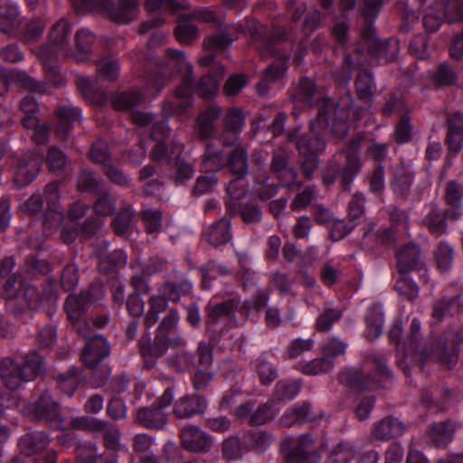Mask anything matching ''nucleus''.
I'll list each match as a JSON object with an SVG mask.
<instances>
[{
    "label": "nucleus",
    "mask_w": 463,
    "mask_h": 463,
    "mask_svg": "<svg viewBox=\"0 0 463 463\" xmlns=\"http://www.w3.org/2000/svg\"><path fill=\"white\" fill-rule=\"evenodd\" d=\"M270 169L280 185L290 187L295 184L297 172L288 166V156L285 153L273 154Z\"/></svg>",
    "instance_id": "14"
},
{
    "label": "nucleus",
    "mask_w": 463,
    "mask_h": 463,
    "mask_svg": "<svg viewBox=\"0 0 463 463\" xmlns=\"http://www.w3.org/2000/svg\"><path fill=\"white\" fill-rule=\"evenodd\" d=\"M285 463H318L319 454L314 449L310 435L304 434L283 441Z\"/></svg>",
    "instance_id": "4"
},
{
    "label": "nucleus",
    "mask_w": 463,
    "mask_h": 463,
    "mask_svg": "<svg viewBox=\"0 0 463 463\" xmlns=\"http://www.w3.org/2000/svg\"><path fill=\"white\" fill-rule=\"evenodd\" d=\"M232 39L228 33L219 32L209 35L203 43L204 48L213 52H222L231 45Z\"/></svg>",
    "instance_id": "54"
},
{
    "label": "nucleus",
    "mask_w": 463,
    "mask_h": 463,
    "mask_svg": "<svg viewBox=\"0 0 463 463\" xmlns=\"http://www.w3.org/2000/svg\"><path fill=\"white\" fill-rule=\"evenodd\" d=\"M19 24L18 12L11 7L0 11V30L6 33H14Z\"/></svg>",
    "instance_id": "58"
},
{
    "label": "nucleus",
    "mask_w": 463,
    "mask_h": 463,
    "mask_svg": "<svg viewBox=\"0 0 463 463\" xmlns=\"http://www.w3.org/2000/svg\"><path fill=\"white\" fill-rule=\"evenodd\" d=\"M71 35L69 23L65 19H60L51 28L49 40L50 52L55 55L67 57L69 55L67 44Z\"/></svg>",
    "instance_id": "10"
},
{
    "label": "nucleus",
    "mask_w": 463,
    "mask_h": 463,
    "mask_svg": "<svg viewBox=\"0 0 463 463\" xmlns=\"http://www.w3.org/2000/svg\"><path fill=\"white\" fill-rule=\"evenodd\" d=\"M229 166L232 175L243 177L249 170L247 153L242 147H235L229 159Z\"/></svg>",
    "instance_id": "43"
},
{
    "label": "nucleus",
    "mask_w": 463,
    "mask_h": 463,
    "mask_svg": "<svg viewBox=\"0 0 463 463\" xmlns=\"http://www.w3.org/2000/svg\"><path fill=\"white\" fill-rule=\"evenodd\" d=\"M361 40L367 52L374 56H383L388 45L391 44L388 42H381L375 37L372 22L365 28L362 29Z\"/></svg>",
    "instance_id": "31"
},
{
    "label": "nucleus",
    "mask_w": 463,
    "mask_h": 463,
    "mask_svg": "<svg viewBox=\"0 0 463 463\" xmlns=\"http://www.w3.org/2000/svg\"><path fill=\"white\" fill-rule=\"evenodd\" d=\"M266 158L261 152H255L252 155V162L256 165V193L261 199H269L277 194V185L274 184H267L268 176L264 170V163Z\"/></svg>",
    "instance_id": "15"
},
{
    "label": "nucleus",
    "mask_w": 463,
    "mask_h": 463,
    "mask_svg": "<svg viewBox=\"0 0 463 463\" xmlns=\"http://www.w3.org/2000/svg\"><path fill=\"white\" fill-rule=\"evenodd\" d=\"M169 134L170 128L166 120H161L153 124L149 138L157 142L151 153V157L153 160L166 162L174 155V153H171L170 155L168 154L167 148L165 145V138L169 136ZM177 145V143L175 144L171 152L175 150V146ZM175 155H176V153H175Z\"/></svg>",
    "instance_id": "9"
},
{
    "label": "nucleus",
    "mask_w": 463,
    "mask_h": 463,
    "mask_svg": "<svg viewBox=\"0 0 463 463\" xmlns=\"http://www.w3.org/2000/svg\"><path fill=\"white\" fill-rule=\"evenodd\" d=\"M90 427L94 430H106L104 442L108 449L118 450L119 449V432L118 430L108 429V423L98 419L92 420L90 422Z\"/></svg>",
    "instance_id": "41"
},
{
    "label": "nucleus",
    "mask_w": 463,
    "mask_h": 463,
    "mask_svg": "<svg viewBox=\"0 0 463 463\" xmlns=\"http://www.w3.org/2000/svg\"><path fill=\"white\" fill-rule=\"evenodd\" d=\"M254 366L259 374L260 380L263 384H269L278 376L274 366L263 358L257 359Z\"/></svg>",
    "instance_id": "62"
},
{
    "label": "nucleus",
    "mask_w": 463,
    "mask_h": 463,
    "mask_svg": "<svg viewBox=\"0 0 463 463\" xmlns=\"http://www.w3.org/2000/svg\"><path fill=\"white\" fill-rule=\"evenodd\" d=\"M44 198L47 203L48 213L43 222V230L46 236L52 234L49 226L58 227L64 219V214L59 210V188L55 183L46 185L44 190Z\"/></svg>",
    "instance_id": "6"
},
{
    "label": "nucleus",
    "mask_w": 463,
    "mask_h": 463,
    "mask_svg": "<svg viewBox=\"0 0 463 463\" xmlns=\"http://www.w3.org/2000/svg\"><path fill=\"white\" fill-rule=\"evenodd\" d=\"M277 411L268 403L260 405L250 416V423L252 425H263L270 421Z\"/></svg>",
    "instance_id": "61"
},
{
    "label": "nucleus",
    "mask_w": 463,
    "mask_h": 463,
    "mask_svg": "<svg viewBox=\"0 0 463 463\" xmlns=\"http://www.w3.org/2000/svg\"><path fill=\"white\" fill-rule=\"evenodd\" d=\"M435 4L449 23L463 18V0L438 1Z\"/></svg>",
    "instance_id": "40"
},
{
    "label": "nucleus",
    "mask_w": 463,
    "mask_h": 463,
    "mask_svg": "<svg viewBox=\"0 0 463 463\" xmlns=\"http://www.w3.org/2000/svg\"><path fill=\"white\" fill-rule=\"evenodd\" d=\"M222 115V109L216 105H210L198 116L196 130L202 138H211L215 133V122Z\"/></svg>",
    "instance_id": "18"
},
{
    "label": "nucleus",
    "mask_w": 463,
    "mask_h": 463,
    "mask_svg": "<svg viewBox=\"0 0 463 463\" xmlns=\"http://www.w3.org/2000/svg\"><path fill=\"white\" fill-rule=\"evenodd\" d=\"M394 288L400 295L403 296L409 301H413L418 298V286L414 281L406 277H401L396 281Z\"/></svg>",
    "instance_id": "60"
},
{
    "label": "nucleus",
    "mask_w": 463,
    "mask_h": 463,
    "mask_svg": "<svg viewBox=\"0 0 463 463\" xmlns=\"http://www.w3.org/2000/svg\"><path fill=\"white\" fill-rule=\"evenodd\" d=\"M217 183L218 181L213 173L207 172L205 175H201L196 179L193 194L196 196H200L213 193L216 188Z\"/></svg>",
    "instance_id": "55"
},
{
    "label": "nucleus",
    "mask_w": 463,
    "mask_h": 463,
    "mask_svg": "<svg viewBox=\"0 0 463 463\" xmlns=\"http://www.w3.org/2000/svg\"><path fill=\"white\" fill-rule=\"evenodd\" d=\"M43 164V156L32 154L23 158L18 165L14 175L17 186H24L33 182L37 176Z\"/></svg>",
    "instance_id": "11"
},
{
    "label": "nucleus",
    "mask_w": 463,
    "mask_h": 463,
    "mask_svg": "<svg viewBox=\"0 0 463 463\" xmlns=\"http://www.w3.org/2000/svg\"><path fill=\"white\" fill-rule=\"evenodd\" d=\"M189 19L186 15H181L175 30L176 39L184 43H189L198 36L197 27Z\"/></svg>",
    "instance_id": "44"
},
{
    "label": "nucleus",
    "mask_w": 463,
    "mask_h": 463,
    "mask_svg": "<svg viewBox=\"0 0 463 463\" xmlns=\"http://www.w3.org/2000/svg\"><path fill=\"white\" fill-rule=\"evenodd\" d=\"M138 0H118L117 5L111 7L109 17L117 24H128L136 18L138 11Z\"/></svg>",
    "instance_id": "23"
},
{
    "label": "nucleus",
    "mask_w": 463,
    "mask_h": 463,
    "mask_svg": "<svg viewBox=\"0 0 463 463\" xmlns=\"http://www.w3.org/2000/svg\"><path fill=\"white\" fill-rule=\"evenodd\" d=\"M28 411L40 419L61 420L59 419V403L52 400L49 391L43 392L39 399L28 409Z\"/></svg>",
    "instance_id": "19"
},
{
    "label": "nucleus",
    "mask_w": 463,
    "mask_h": 463,
    "mask_svg": "<svg viewBox=\"0 0 463 463\" xmlns=\"http://www.w3.org/2000/svg\"><path fill=\"white\" fill-rule=\"evenodd\" d=\"M137 420L148 429H161L167 421V414L159 407L140 408L137 412Z\"/></svg>",
    "instance_id": "25"
},
{
    "label": "nucleus",
    "mask_w": 463,
    "mask_h": 463,
    "mask_svg": "<svg viewBox=\"0 0 463 463\" xmlns=\"http://www.w3.org/2000/svg\"><path fill=\"white\" fill-rule=\"evenodd\" d=\"M81 118V110L76 107L64 106L58 110V126L56 134L64 139L71 131L72 125Z\"/></svg>",
    "instance_id": "28"
},
{
    "label": "nucleus",
    "mask_w": 463,
    "mask_h": 463,
    "mask_svg": "<svg viewBox=\"0 0 463 463\" xmlns=\"http://www.w3.org/2000/svg\"><path fill=\"white\" fill-rule=\"evenodd\" d=\"M287 66L284 61H278L269 66L264 72L262 80L257 84L260 95H266L269 90V83L279 79L286 72Z\"/></svg>",
    "instance_id": "35"
},
{
    "label": "nucleus",
    "mask_w": 463,
    "mask_h": 463,
    "mask_svg": "<svg viewBox=\"0 0 463 463\" xmlns=\"http://www.w3.org/2000/svg\"><path fill=\"white\" fill-rule=\"evenodd\" d=\"M135 225V216L131 206L120 212L113 221L114 231L118 235H125Z\"/></svg>",
    "instance_id": "49"
},
{
    "label": "nucleus",
    "mask_w": 463,
    "mask_h": 463,
    "mask_svg": "<svg viewBox=\"0 0 463 463\" xmlns=\"http://www.w3.org/2000/svg\"><path fill=\"white\" fill-rule=\"evenodd\" d=\"M316 94L314 81L310 79L305 78L300 80L298 87L292 94V99L297 104L303 105L304 107H311L313 105V99Z\"/></svg>",
    "instance_id": "36"
},
{
    "label": "nucleus",
    "mask_w": 463,
    "mask_h": 463,
    "mask_svg": "<svg viewBox=\"0 0 463 463\" xmlns=\"http://www.w3.org/2000/svg\"><path fill=\"white\" fill-rule=\"evenodd\" d=\"M142 101L143 97L137 90L118 93L112 98V103L118 109H130L139 105Z\"/></svg>",
    "instance_id": "47"
},
{
    "label": "nucleus",
    "mask_w": 463,
    "mask_h": 463,
    "mask_svg": "<svg viewBox=\"0 0 463 463\" xmlns=\"http://www.w3.org/2000/svg\"><path fill=\"white\" fill-rule=\"evenodd\" d=\"M225 164L223 154L213 146H207L203 159V169L205 172H216L223 167Z\"/></svg>",
    "instance_id": "46"
},
{
    "label": "nucleus",
    "mask_w": 463,
    "mask_h": 463,
    "mask_svg": "<svg viewBox=\"0 0 463 463\" xmlns=\"http://www.w3.org/2000/svg\"><path fill=\"white\" fill-rule=\"evenodd\" d=\"M373 80L372 75L367 72H362L357 76L355 80V88L359 99L364 102L369 103L371 101L373 93Z\"/></svg>",
    "instance_id": "53"
},
{
    "label": "nucleus",
    "mask_w": 463,
    "mask_h": 463,
    "mask_svg": "<svg viewBox=\"0 0 463 463\" xmlns=\"http://www.w3.org/2000/svg\"><path fill=\"white\" fill-rule=\"evenodd\" d=\"M444 16L437 8L436 4L429 6L423 16V25L430 33L436 32L443 22Z\"/></svg>",
    "instance_id": "59"
},
{
    "label": "nucleus",
    "mask_w": 463,
    "mask_h": 463,
    "mask_svg": "<svg viewBox=\"0 0 463 463\" xmlns=\"http://www.w3.org/2000/svg\"><path fill=\"white\" fill-rule=\"evenodd\" d=\"M239 304L237 298H232L221 303L210 302L207 307V324L214 325L233 317Z\"/></svg>",
    "instance_id": "17"
},
{
    "label": "nucleus",
    "mask_w": 463,
    "mask_h": 463,
    "mask_svg": "<svg viewBox=\"0 0 463 463\" xmlns=\"http://www.w3.org/2000/svg\"><path fill=\"white\" fill-rule=\"evenodd\" d=\"M203 236L214 247L228 243L232 240L230 221L226 218H221L208 228Z\"/></svg>",
    "instance_id": "24"
},
{
    "label": "nucleus",
    "mask_w": 463,
    "mask_h": 463,
    "mask_svg": "<svg viewBox=\"0 0 463 463\" xmlns=\"http://www.w3.org/2000/svg\"><path fill=\"white\" fill-rule=\"evenodd\" d=\"M383 321V314L380 307L373 306L368 309L365 317L367 339L373 340L382 334Z\"/></svg>",
    "instance_id": "32"
},
{
    "label": "nucleus",
    "mask_w": 463,
    "mask_h": 463,
    "mask_svg": "<svg viewBox=\"0 0 463 463\" xmlns=\"http://www.w3.org/2000/svg\"><path fill=\"white\" fill-rule=\"evenodd\" d=\"M205 398L198 394H185L178 398L173 406V413L179 419H191L203 414L207 409Z\"/></svg>",
    "instance_id": "5"
},
{
    "label": "nucleus",
    "mask_w": 463,
    "mask_h": 463,
    "mask_svg": "<svg viewBox=\"0 0 463 463\" xmlns=\"http://www.w3.org/2000/svg\"><path fill=\"white\" fill-rule=\"evenodd\" d=\"M245 125L244 116L239 109L229 110L223 118V131L222 140L224 146H232L238 138V134Z\"/></svg>",
    "instance_id": "13"
},
{
    "label": "nucleus",
    "mask_w": 463,
    "mask_h": 463,
    "mask_svg": "<svg viewBox=\"0 0 463 463\" xmlns=\"http://www.w3.org/2000/svg\"><path fill=\"white\" fill-rule=\"evenodd\" d=\"M457 427L451 420L436 423L429 431L430 438L437 447L447 445L452 439Z\"/></svg>",
    "instance_id": "30"
},
{
    "label": "nucleus",
    "mask_w": 463,
    "mask_h": 463,
    "mask_svg": "<svg viewBox=\"0 0 463 463\" xmlns=\"http://www.w3.org/2000/svg\"><path fill=\"white\" fill-rule=\"evenodd\" d=\"M424 222L430 232L436 236H440L447 231L445 214L437 206H431Z\"/></svg>",
    "instance_id": "42"
},
{
    "label": "nucleus",
    "mask_w": 463,
    "mask_h": 463,
    "mask_svg": "<svg viewBox=\"0 0 463 463\" xmlns=\"http://www.w3.org/2000/svg\"><path fill=\"white\" fill-rule=\"evenodd\" d=\"M369 189L375 194H380L385 187L384 167L379 164L375 165L367 175Z\"/></svg>",
    "instance_id": "56"
},
{
    "label": "nucleus",
    "mask_w": 463,
    "mask_h": 463,
    "mask_svg": "<svg viewBox=\"0 0 463 463\" xmlns=\"http://www.w3.org/2000/svg\"><path fill=\"white\" fill-rule=\"evenodd\" d=\"M47 162L50 168L58 174L63 172L69 165L68 159L64 153L56 147H51L49 149Z\"/></svg>",
    "instance_id": "64"
},
{
    "label": "nucleus",
    "mask_w": 463,
    "mask_h": 463,
    "mask_svg": "<svg viewBox=\"0 0 463 463\" xmlns=\"http://www.w3.org/2000/svg\"><path fill=\"white\" fill-rule=\"evenodd\" d=\"M231 274L230 270L223 265L210 262L203 269L202 284L203 288L208 289L211 287V281L218 278L227 277Z\"/></svg>",
    "instance_id": "50"
},
{
    "label": "nucleus",
    "mask_w": 463,
    "mask_h": 463,
    "mask_svg": "<svg viewBox=\"0 0 463 463\" xmlns=\"http://www.w3.org/2000/svg\"><path fill=\"white\" fill-rule=\"evenodd\" d=\"M181 440L184 448L192 452H207L212 447L211 438L199 427L189 425L181 431Z\"/></svg>",
    "instance_id": "8"
},
{
    "label": "nucleus",
    "mask_w": 463,
    "mask_h": 463,
    "mask_svg": "<svg viewBox=\"0 0 463 463\" xmlns=\"http://www.w3.org/2000/svg\"><path fill=\"white\" fill-rule=\"evenodd\" d=\"M81 379L76 367L71 368L66 374H61L58 380L59 388L68 396H71Z\"/></svg>",
    "instance_id": "52"
},
{
    "label": "nucleus",
    "mask_w": 463,
    "mask_h": 463,
    "mask_svg": "<svg viewBox=\"0 0 463 463\" xmlns=\"http://www.w3.org/2000/svg\"><path fill=\"white\" fill-rule=\"evenodd\" d=\"M88 300H92L89 293H81L80 296H68L64 309L71 321L74 322L81 319Z\"/></svg>",
    "instance_id": "34"
},
{
    "label": "nucleus",
    "mask_w": 463,
    "mask_h": 463,
    "mask_svg": "<svg viewBox=\"0 0 463 463\" xmlns=\"http://www.w3.org/2000/svg\"><path fill=\"white\" fill-rule=\"evenodd\" d=\"M318 114L310 121L308 133L300 136L296 142L299 156H317L326 150L325 135L331 130L337 138H344L348 131L345 108H340L329 98L317 102Z\"/></svg>",
    "instance_id": "1"
},
{
    "label": "nucleus",
    "mask_w": 463,
    "mask_h": 463,
    "mask_svg": "<svg viewBox=\"0 0 463 463\" xmlns=\"http://www.w3.org/2000/svg\"><path fill=\"white\" fill-rule=\"evenodd\" d=\"M414 174L409 165L398 164L392 167L391 187L401 196L405 195L413 183Z\"/></svg>",
    "instance_id": "21"
},
{
    "label": "nucleus",
    "mask_w": 463,
    "mask_h": 463,
    "mask_svg": "<svg viewBox=\"0 0 463 463\" xmlns=\"http://www.w3.org/2000/svg\"><path fill=\"white\" fill-rule=\"evenodd\" d=\"M358 151L359 145L356 141H352L349 147L345 151L346 165L343 169L341 175L342 186L345 189L349 188L350 184L362 169V164Z\"/></svg>",
    "instance_id": "16"
},
{
    "label": "nucleus",
    "mask_w": 463,
    "mask_h": 463,
    "mask_svg": "<svg viewBox=\"0 0 463 463\" xmlns=\"http://www.w3.org/2000/svg\"><path fill=\"white\" fill-rule=\"evenodd\" d=\"M169 299L160 290L157 295L149 298V308L145 317V324L147 327L153 326L158 320L159 315L167 308Z\"/></svg>",
    "instance_id": "33"
},
{
    "label": "nucleus",
    "mask_w": 463,
    "mask_h": 463,
    "mask_svg": "<svg viewBox=\"0 0 463 463\" xmlns=\"http://www.w3.org/2000/svg\"><path fill=\"white\" fill-rule=\"evenodd\" d=\"M42 372L43 359L36 352H29L19 362L5 358L0 366L1 379L10 390H16L24 383L33 381Z\"/></svg>",
    "instance_id": "2"
},
{
    "label": "nucleus",
    "mask_w": 463,
    "mask_h": 463,
    "mask_svg": "<svg viewBox=\"0 0 463 463\" xmlns=\"http://www.w3.org/2000/svg\"><path fill=\"white\" fill-rule=\"evenodd\" d=\"M300 388L298 380H280L276 384L275 396L279 401H288L298 394Z\"/></svg>",
    "instance_id": "48"
},
{
    "label": "nucleus",
    "mask_w": 463,
    "mask_h": 463,
    "mask_svg": "<svg viewBox=\"0 0 463 463\" xmlns=\"http://www.w3.org/2000/svg\"><path fill=\"white\" fill-rule=\"evenodd\" d=\"M75 39L76 52L74 59L79 62H83L87 60V56L90 53V46L94 42V36L88 29L81 28L77 31Z\"/></svg>",
    "instance_id": "39"
},
{
    "label": "nucleus",
    "mask_w": 463,
    "mask_h": 463,
    "mask_svg": "<svg viewBox=\"0 0 463 463\" xmlns=\"http://www.w3.org/2000/svg\"><path fill=\"white\" fill-rule=\"evenodd\" d=\"M334 367V362L327 357L317 358L309 361L302 366V373L307 375H316L327 373Z\"/></svg>",
    "instance_id": "57"
},
{
    "label": "nucleus",
    "mask_w": 463,
    "mask_h": 463,
    "mask_svg": "<svg viewBox=\"0 0 463 463\" xmlns=\"http://www.w3.org/2000/svg\"><path fill=\"white\" fill-rule=\"evenodd\" d=\"M404 431V424L399 419L389 416L373 424L372 437L375 440L387 441L402 436Z\"/></svg>",
    "instance_id": "12"
},
{
    "label": "nucleus",
    "mask_w": 463,
    "mask_h": 463,
    "mask_svg": "<svg viewBox=\"0 0 463 463\" xmlns=\"http://www.w3.org/2000/svg\"><path fill=\"white\" fill-rule=\"evenodd\" d=\"M354 447L349 442H340L330 452L325 463H349L355 454Z\"/></svg>",
    "instance_id": "45"
},
{
    "label": "nucleus",
    "mask_w": 463,
    "mask_h": 463,
    "mask_svg": "<svg viewBox=\"0 0 463 463\" xmlns=\"http://www.w3.org/2000/svg\"><path fill=\"white\" fill-rule=\"evenodd\" d=\"M193 284L187 279H183L179 282H165L160 287V291L167 297L170 301L175 302L182 296L187 295L192 291Z\"/></svg>",
    "instance_id": "37"
},
{
    "label": "nucleus",
    "mask_w": 463,
    "mask_h": 463,
    "mask_svg": "<svg viewBox=\"0 0 463 463\" xmlns=\"http://www.w3.org/2000/svg\"><path fill=\"white\" fill-rule=\"evenodd\" d=\"M272 440L271 434L260 430H250L243 436L245 451L259 454L264 453L270 447Z\"/></svg>",
    "instance_id": "27"
},
{
    "label": "nucleus",
    "mask_w": 463,
    "mask_h": 463,
    "mask_svg": "<svg viewBox=\"0 0 463 463\" xmlns=\"http://www.w3.org/2000/svg\"><path fill=\"white\" fill-rule=\"evenodd\" d=\"M49 445V438L43 431L27 433L21 437L18 446L21 453L25 456L42 454Z\"/></svg>",
    "instance_id": "20"
},
{
    "label": "nucleus",
    "mask_w": 463,
    "mask_h": 463,
    "mask_svg": "<svg viewBox=\"0 0 463 463\" xmlns=\"http://www.w3.org/2000/svg\"><path fill=\"white\" fill-rule=\"evenodd\" d=\"M140 353L145 358H154L163 355L169 348L166 335L156 334L153 343L148 337L139 340Z\"/></svg>",
    "instance_id": "29"
},
{
    "label": "nucleus",
    "mask_w": 463,
    "mask_h": 463,
    "mask_svg": "<svg viewBox=\"0 0 463 463\" xmlns=\"http://www.w3.org/2000/svg\"><path fill=\"white\" fill-rule=\"evenodd\" d=\"M310 414V406L307 403L295 405L280 418V424L284 427H290L296 423H302L308 420Z\"/></svg>",
    "instance_id": "38"
},
{
    "label": "nucleus",
    "mask_w": 463,
    "mask_h": 463,
    "mask_svg": "<svg viewBox=\"0 0 463 463\" xmlns=\"http://www.w3.org/2000/svg\"><path fill=\"white\" fill-rule=\"evenodd\" d=\"M447 143L450 152L457 154L463 146V115L456 112L449 118Z\"/></svg>",
    "instance_id": "26"
},
{
    "label": "nucleus",
    "mask_w": 463,
    "mask_h": 463,
    "mask_svg": "<svg viewBox=\"0 0 463 463\" xmlns=\"http://www.w3.org/2000/svg\"><path fill=\"white\" fill-rule=\"evenodd\" d=\"M183 151V146L177 145L175 146V150L172 153H176V170L175 175V181L177 184H184L186 181L190 180L194 174L193 166L184 162V159L180 157V154Z\"/></svg>",
    "instance_id": "51"
},
{
    "label": "nucleus",
    "mask_w": 463,
    "mask_h": 463,
    "mask_svg": "<svg viewBox=\"0 0 463 463\" xmlns=\"http://www.w3.org/2000/svg\"><path fill=\"white\" fill-rule=\"evenodd\" d=\"M397 270L405 275L414 270L420 263V249L413 243L403 246L396 254Z\"/></svg>",
    "instance_id": "22"
},
{
    "label": "nucleus",
    "mask_w": 463,
    "mask_h": 463,
    "mask_svg": "<svg viewBox=\"0 0 463 463\" xmlns=\"http://www.w3.org/2000/svg\"><path fill=\"white\" fill-rule=\"evenodd\" d=\"M169 62L178 72L184 73L182 83L175 90V98L179 100L176 106L181 109H186L193 106L192 93V65L186 61L181 51L170 50L167 52Z\"/></svg>",
    "instance_id": "3"
},
{
    "label": "nucleus",
    "mask_w": 463,
    "mask_h": 463,
    "mask_svg": "<svg viewBox=\"0 0 463 463\" xmlns=\"http://www.w3.org/2000/svg\"><path fill=\"white\" fill-rule=\"evenodd\" d=\"M436 260L439 269L441 271H447L452 265L453 261V250L446 242H440L435 253Z\"/></svg>",
    "instance_id": "63"
},
{
    "label": "nucleus",
    "mask_w": 463,
    "mask_h": 463,
    "mask_svg": "<svg viewBox=\"0 0 463 463\" xmlns=\"http://www.w3.org/2000/svg\"><path fill=\"white\" fill-rule=\"evenodd\" d=\"M109 354V345L108 341L100 335H94L88 340L81 359L86 366L93 368Z\"/></svg>",
    "instance_id": "7"
}]
</instances>
